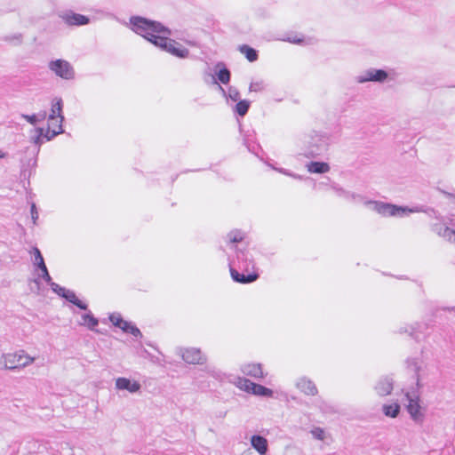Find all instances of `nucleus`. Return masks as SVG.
I'll return each instance as SVG.
<instances>
[{"label": "nucleus", "mask_w": 455, "mask_h": 455, "mask_svg": "<svg viewBox=\"0 0 455 455\" xmlns=\"http://www.w3.org/2000/svg\"><path fill=\"white\" fill-rule=\"evenodd\" d=\"M133 30L148 39L155 45H158V38L170 36L171 32L161 23L152 21L142 17H132L130 20Z\"/></svg>", "instance_id": "1"}, {"label": "nucleus", "mask_w": 455, "mask_h": 455, "mask_svg": "<svg viewBox=\"0 0 455 455\" xmlns=\"http://www.w3.org/2000/svg\"><path fill=\"white\" fill-rule=\"evenodd\" d=\"M61 111L62 102L61 100H58L52 105L51 114L47 121V128L45 130H44L43 128L39 129L40 136H44L47 140H51L54 136L63 132V116L61 115Z\"/></svg>", "instance_id": "2"}, {"label": "nucleus", "mask_w": 455, "mask_h": 455, "mask_svg": "<svg viewBox=\"0 0 455 455\" xmlns=\"http://www.w3.org/2000/svg\"><path fill=\"white\" fill-rule=\"evenodd\" d=\"M35 358L25 354L23 351L20 353L7 354L3 356V366L4 369L14 370L17 368L26 367L34 363Z\"/></svg>", "instance_id": "3"}, {"label": "nucleus", "mask_w": 455, "mask_h": 455, "mask_svg": "<svg viewBox=\"0 0 455 455\" xmlns=\"http://www.w3.org/2000/svg\"><path fill=\"white\" fill-rule=\"evenodd\" d=\"M157 43L158 47H160L163 50H165L166 52H170L171 54L176 57L187 58L189 54V51L187 48L183 47L178 42L169 38V36L158 38Z\"/></svg>", "instance_id": "4"}, {"label": "nucleus", "mask_w": 455, "mask_h": 455, "mask_svg": "<svg viewBox=\"0 0 455 455\" xmlns=\"http://www.w3.org/2000/svg\"><path fill=\"white\" fill-rule=\"evenodd\" d=\"M53 291L58 295L65 298L68 302L76 305L80 309H83L84 311L87 310V308H88L87 304L84 301L79 299L73 291L66 289V287H64V286H55Z\"/></svg>", "instance_id": "5"}, {"label": "nucleus", "mask_w": 455, "mask_h": 455, "mask_svg": "<svg viewBox=\"0 0 455 455\" xmlns=\"http://www.w3.org/2000/svg\"><path fill=\"white\" fill-rule=\"evenodd\" d=\"M51 69L59 76L69 79L74 76V70L70 64L62 60L52 61L50 65Z\"/></svg>", "instance_id": "6"}, {"label": "nucleus", "mask_w": 455, "mask_h": 455, "mask_svg": "<svg viewBox=\"0 0 455 455\" xmlns=\"http://www.w3.org/2000/svg\"><path fill=\"white\" fill-rule=\"evenodd\" d=\"M180 355L182 359L188 363L203 364L206 362V357L197 348L180 349Z\"/></svg>", "instance_id": "7"}, {"label": "nucleus", "mask_w": 455, "mask_h": 455, "mask_svg": "<svg viewBox=\"0 0 455 455\" xmlns=\"http://www.w3.org/2000/svg\"><path fill=\"white\" fill-rule=\"evenodd\" d=\"M33 253L35 256V265H36V271L38 276L41 277V281L49 283L51 281V276L48 273L44 258L39 249L36 247L33 248Z\"/></svg>", "instance_id": "8"}, {"label": "nucleus", "mask_w": 455, "mask_h": 455, "mask_svg": "<svg viewBox=\"0 0 455 455\" xmlns=\"http://www.w3.org/2000/svg\"><path fill=\"white\" fill-rule=\"evenodd\" d=\"M408 400L407 411L411 417L415 421H419L423 419V413L421 412L419 405V398L417 395L411 396L409 393L406 394Z\"/></svg>", "instance_id": "9"}, {"label": "nucleus", "mask_w": 455, "mask_h": 455, "mask_svg": "<svg viewBox=\"0 0 455 455\" xmlns=\"http://www.w3.org/2000/svg\"><path fill=\"white\" fill-rule=\"evenodd\" d=\"M141 386L138 381H132L131 379L124 377L116 379V388L118 390H127L130 393H136L140 391Z\"/></svg>", "instance_id": "10"}, {"label": "nucleus", "mask_w": 455, "mask_h": 455, "mask_svg": "<svg viewBox=\"0 0 455 455\" xmlns=\"http://www.w3.org/2000/svg\"><path fill=\"white\" fill-rule=\"evenodd\" d=\"M230 274L235 282L251 283L257 280L258 274L255 271L250 273H240L235 268H230Z\"/></svg>", "instance_id": "11"}, {"label": "nucleus", "mask_w": 455, "mask_h": 455, "mask_svg": "<svg viewBox=\"0 0 455 455\" xmlns=\"http://www.w3.org/2000/svg\"><path fill=\"white\" fill-rule=\"evenodd\" d=\"M297 387L307 395H315L318 393L317 387L315 383L307 378H301L296 384Z\"/></svg>", "instance_id": "12"}, {"label": "nucleus", "mask_w": 455, "mask_h": 455, "mask_svg": "<svg viewBox=\"0 0 455 455\" xmlns=\"http://www.w3.org/2000/svg\"><path fill=\"white\" fill-rule=\"evenodd\" d=\"M375 390L380 396H386L391 394L393 390V380L389 378L380 379L375 386Z\"/></svg>", "instance_id": "13"}, {"label": "nucleus", "mask_w": 455, "mask_h": 455, "mask_svg": "<svg viewBox=\"0 0 455 455\" xmlns=\"http://www.w3.org/2000/svg\"><path fill=\"white\" fill-rule=\"evenodd\" d=\"M63 20L69 26H82L89 22V19L79 13H68L62 16Z\"/></svg>", "instance_id": "14"}, {"label": "nucleus", "mask_w": 455, "mask_h": 455, "mask_svg": "<svg viewBox=\"0 0 455 455\" xmlns=\"http://www.w3.org/2000/svg\"><path fill=\"white\" fill-rule=\"evenodd\" d=\"M387 78V73L382 69H372L366 72L365 76L360 82L374 81L383 82Z\"/></svg>", "instance_id": "15"}, {"label": "nucleus", "mask_w": 455, "mask_h": 455, "mask_svg": "<svg viewBox=\"0 0 455 455\" xmlns=\"http://www.w3.org/2000/svg\"><path fill=\"white\" fill-rule=\"evenodd\" d=\"M78 324L94 331L95 327L99 324V320L93 316L91 311H88L81 315V320L78 322Z\"/></svg>", "instance_id": "16"}, {"label": "nucleus", "mask_w": 455, "mask_h": 455, "mask_svg": "<svg viewBox=\"0 0 455 455\" xmlns=\"http://www.w3.org/2000/svg\"><path fill=\"white\" fill-rule=\"evenodd\" d=\"M251 444L260 455H264L267 451V440L263 436L252 435Z\"/></svg>", "instance_id": "17"}, {"label": "nucleus", "mask_w": 455, "mask_h": 455, "mask_svg": "<svg viewBox=\"0 0 455 455\" xmlns=\"http://www.w3.org/2000/svg\"><path fill=\"white\" fill-rule=\"evenodd\" d=\"M243 371L244 374L251 376L256 379H260L264 377L263 371L259 363L246 364L243 366Z\"/></svg>", "instance_id": "18"}, {"label": "nucleus", "mask_w": 455, "mask_h": 455, "mask_svg": "<svg viewBox=\"0 0 455 455\" xmlns=\"http://www.w3.org/2000/svg\"><path fill=\"white\" fill-rule=\"evenodd\" d=\"M238 51L250 61L254 62L258 60L259 55L255 49L248 44H242L238 47Z\"/></svg>", "instance_id": "19"}, {"label": "nucleus", "mask_w": 455, "mask_h": 455, "mask_svg": "<svg viewBox=\"0 0 455 455\" xmlns=\"http://www.w3.org/2000/svg\"><path fill=\"white\" fill-rule=\"evenodd\" d=\"M307 170L313 173H324L330 170V167L326 163L311 162L307 165Z\"/></svg>", "instance_id": "20"}, {"label": "nucleus", "mask_w": 455, "mask_h": 455, "mask_svg": "<svg viewBox=\"0 0 455 455\" xmlns=\"http://www.w3.org/2000/svg\"><path fill=\"white\" fill-rule=\"evenodd\" d=\"M119 328L123 331L131 333L132 335H133L135 337L142 336L140 331L135 325H132L131 323H129L127 321L123 320V323H122L121 326H119Z\"/></svg>", "instance_id": "21"}, {"label": "nucleus", "mask_w": 455, "mask_h": 455, "mask_svg": "<svg viewBox=\"0 0 455 455\" xmlns=\"http://www.w3.org/2000/svg\"><path fill=\"white\" fill-rule=\"evenodd\" d=\"M400 411V406L398 403L385 404L383 405V412L386 416L395 418Z\"/></svg>", "instance_id": "22"}, {"label": "nucleus", "mask_w": 455, "mask_h": 455, "mask_svg": "<svg viewBox=\"0 0 455 455\" xmlns=\"http://www.w3.org/2000/svg\"><path fill=\"white\" fill-rule=\"evenodd\" d=\"M403 211L401 208H398L395 205L391 204H382L379 209V212L389 216H395L399 213V212Z\"/></svg>", "instance_id": "23"}, {"label": "nucleus", "mask_w": 455, "mask_h": 455, "mask_svg": "<svg viewBox=\"0 0 455 455\" xmlns=\"http://www.w3.org/2000/svg\"><path fill=\"white\" fill-rule=\"evenodd\" d=\"M251 393L261 396H272L273 395V391L271 389L259 384H254Z\"/></svg>", "instance_id": "24"}, {"label": "nucleus", "mask_w": 455, "mask_h": 455, "mask_svg": "<svg viewBox=\"0 0 455 455\" xmlns=\"http://www.w3.org/2000/svg\"><path fill=\"white\" fill-rule=\"evenodd\" d=\"M249 107V101L240 100L235 105V111L239 116H243L248 112Z\"/></svg>", "instance_id": "25"}, {"label": "nucleus", "mask_w": 455, "mask_h": 455, "mask_svg": "<svg viewBox=\"0 0 455 455\" xmlns=\"http://www.w3.org/2000/svg\"><path fill=\"white\" fill-rule=\"evenodd\" d=\"M218 79L224 84L230 81V72L227 68H221L218 73Z\"/></svg>", "instance_id": "26"}, {"label": "nucleus", "mask_w": 455, "mask_h": 455, "mask_svg": "<svg viewBox=\"0 0 455 455\" xmlns=\"http://www.w3.org/2000/svg\"><path fill=\"white\" fill-rule=\"evenodd\" d=\"M254 384L255 383H253L251 380L246 379H240L238 381V387L241 389L250 392V393H251Z\"/></svg>", "instance_id": "27"}, {"label": "nucleus", "mask_w": 455, "mask_h": 455, "mask_svg": "<svg viewBox=\"0 0 455 455\" xmlns=\"http://www.w3.org/2000/svg\"><path fill=\"white\" fill-rule=\"evenodd\" d=\"M230 243H239L243 240V235L240 231H232L228 235Z\"/></svg>", "instance_id": "28"}, {"label": "nucleus", "mask_w": 455, "mask_h": 455, "mask_svg": "<svg viewBox=\"0 0 455 455\" xmlns=\"http://www.w3.org/2000/svg\"><path fill=\"white\" fill-rule=\"evenodd\" d=\"M123 318L120 314H111L109 315V321L113 323V325L119 328L123 323Z\"/></svg>", "instance_id": "29"}, {"label": "nucleus", "mask_w": 455, "mask_h": 455, "mask_svg": "<svg viewBox=\"0 0 455 455\" xmlns=\"http://www.w3.org/2000/svg\"><path fill=\"white\" fill-rule=\"evenodd\" d=\"M311 434L317 440H323L325 438V433L323 429L320 427H315L311 430Z\"/></svg>", "instance_id": "30"}, {"label": "nucleus", "mask_w": 455, "mask_h": 455, "mask_svg": "<svg viewBox=\"0 0 455 455\" xmlns=\"http://www.w3.org/2000/svg\"><path fill=\"white\" fill-rule=\"evenodd\" d=\"M23 117L32 124L36 123V116L35 115L32 116H23Z\"/></svg>", "instance_id": "31"}, {"label": "nucleus", "mask_w": 455, "mask_h": 455, "mask_svg": "<svg viewBox=\"0 0 455 455\" xmlns=\"http://www.w3.org/2000/svg\"><path fill=\"white\" fill-rule=\"evenodd\" d=\"M31 213H32V218L34 220H36L37 218V212L36 211V205L35 204H32V206H31Z\"/></svg>", "instance_id": "32"}, {"label": "nucleus", "mask_w": 455, "mask_h": 455, "mask_svg": "<svg viewBox=\"0 0 455 455\" xmlns=\"http://www.w3.org/2000/svg\"><path fill=\"white\" fill-rule=\"evenodd\" d=\"M292 42H293V43L299 44V43H301V42H302V39H297V40H296V39H294Z\"/></svg>", "instance_id": "33"}, {"label": "nucleus", "mask_w": 455, "mask_h": 455, "mask_svg": "<svg viewBox=\"0 0 455 455\" xmlns=\"http://www.w3.org/2000/svg\"><path fill=\"white\" fill-rule=\"evenodd\" d=\"M5 156V154L0 150V158H4Z\"/></svg>", "instance_id": "34"}, {"label": "nucleus", "mask_w": 455, "mask_h": 455, "mask_svg": "<svg viewBox=\"0 0 455 455\" xmlns=\"http://www.w3.org/2000/svg\"><path fill=\"white\" fill-rule=\"evenodd\" d=\"M448 310H453L455 311V307H451V308H448Z\"/></svg>", "instance_id": "35"}]
</instances>
